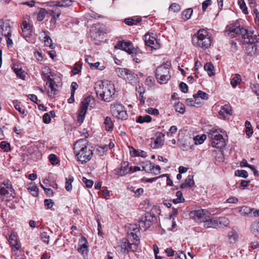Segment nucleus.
Instances as JSON below:
<instances>
[{"label": "nucleus", "mask_w": 259, "mask_h": 259, "mask_svg": "<svg viewBox=\"0 0 259 259\" xmlns=\"http://www.w3.org/2000/svg\"><path fill=\"white\" fill-rule=\"evenodd\" d=\"M138 245L136 243H130L126 238H123L118 242L117 247V250L122 253L128 252L129 251H136Z\"/></svg>", "instance_id": "obj_10"}, {"label": "nucleus", "mask_w": 259, "mask_h": 259, "mask_svg": "<svg viewBox=\"0 0 259 259\" xmlns=\"http://www.w3.org/2000/svg\"><path fill=\"white\" fill-rule=\"evenodd\" d=\"M82 181L84 184H85L86 186L88 188H91L93 185V184H94L93 181H92L91 180L87 179L85 177H83L82 178Z\"/></svg>", "instance_id": "obj_54"}, {"label": "nucleus", "mask_w": 259, "mask_h": 259, "mask_svg": "<svg viewBox=\"0 0 259 259\" xmlns=\"http://www.w3.org/2000/svg\"><path fill=\"white\" fill-rule=\"evenodd\" d=\"M40 238L41 240L47 244L49 243L50 235L47 232H43L40 234Z\"/></svg>", "instance_id": "obj_48"}, {"label": "nucleus", "mask_w": 259, "mask_h": 259, "mask_svg": "<svg viewBox=\"0 0 259 259\" xmlns=\"http://www.w3.org/2000/svg\"><path fill=\"white\" fill-rule=\"evenodd\" d=\"M245 124L246 126V134L248 137H250L253 133L252 129L251 128V125L250 122L248 121H246Z\"/></svg>", "instance_id": "obj_47"}, {"label": "nucleus", "mask_w": 259, "mask_h": 259, "mask_svg": "<svg viewBox=\"0 0 259 259\" xmlns=\"http://www.w3.org/2000/svg\"><path fill=\"white\" fill-rule=\"evenodd\" d=\"M197 95H198L199 98H200L201 99L203 100H207L208 97V95L207 94L200 90L198 91Z\"/></svg>", "instance_id": "obj_57"}, {"label": "nucleus", "mask_w": 259, "mask_h": 259, "mask_svg": "<svg viewBox=\"0 0 259 259\" xmlns=\"http://www.w3.org/2000/svg\"><path fill=\"white\" fill-rule=\"evenodd\" d=\"M235 175L236 176L246 178L248 177V172L245 170H237L235 172Z\"/></svg>", "instance_id": "obj_45"}, {"label": "nucleus", "mask_w": 259, "mask_h": 259, "mask_svg": "<svg viewBox=\"0 0 259 259\" xmlns=\"http://www.w3.org/2000/svg\"><path fill=\"white\" fill-rule=\"evenodd\" d=\"M92 101H93V99H92L90 97H88L84 98L81 101L80 105V109L78 111V114L77 117L78 122L80 123L83 122L85 115L87 113V109Z\"/></svg>", "instance_id": "obj_12"}, {"label": "nucleus", "mask_w": 259, "mask_h": 259, "mask_svg": "<svg viewBox=\"0 0 259 259\" xmlns=\"http://www.w3.org/2000/svg\"><path fill=\"white\" fill-rule=\"evenodd\" d=\"M153 163L149 161H147L146 162L143 163L142 165V170H145L147 172L152 170Z\"/></svg>", "instance_id": "obj_41"}, {"label": "nucleus", "mask_w": 259, "mask_h": 259, "mask_svg": "<svg viewBox=\"0 0 259 259\" xmlns=\"http://www.w3.org/2000/svg\"><path fill=\"white\" fill-rule=\"evenodd\" d=\"M74 152L78 161L82 163L90 160L93 155L92 148L88 147V141L86 139H80L74 146Z\"/></svg>", "instance_id": "obj_2"}, {"label": "nucleus", "mask_w": 259, "mask_h": 259, "mask_svg": "<svg viewBox=\"0 0 259 259\" xmlns=\"http://www.w3.org/2000/svg\"><path fill=\"white\" fill-rule=\"evenodd\" d=\"M241 81V78L239 74H235L234 77L231 80V84L234 88L239 84Z\"/></svg>", "instance_id": "obj_31"}, {"label": "nucleus", "mask_w": 259, "mask_h": 259, "mask_svg": "<svg viewBox=\"0 0 259 259\" xmlns=\"http://www.w3.org/2000/svg\"><path fill=\"white\" fill-rule=\"evenodd\" d=\"M115 48L120 49L126 52L132 56L136 55L139 51V49H134L133 47V44L130 42H119L115 46Z\"/></svg>", "instance_id": "obj_13"}, {"label": "nucleus", "mask_w": 259, "mask_h": 259, "mask_svg": "<svg viewBox=\"0 0 259 259\" xmlns=\"http://www.w3.org/2000/svg\"><path fill=\"white\" fill-rule=\"evenodd\" d=\"M169 66L170 63L167 62L156 69L155 72L156 78L159 83H165L170 79Z\"/></svg>", "instance_id": "obj_7"}, {"label": "nucleus", "mask_w": 259, "mask_h": 259, "mask_svg": "<svg viewBox=\"0 0 259 259\" xmlns=\"http://www.w3.org/2000/svg\"><path fill=\"white\" fill-rule=\"evenodd\" d=\"M11 35V26L9 20L0 19V39L4 36Z\"/></svg>", "instance_id": "obj_14"}, {"label": "nucleus", "mask_w": 259, "mask_h": 259, "mask_svg": "<svg viewBox=\"0 0 259 259\" xmlns=\"http://www.w3.org/2000/svg\"><path fill=\"white\" fill-rule=\"evenodd\" d=\"M17 77H19L23 80H25L28 79V75L27 72L21 68H17Z\"/></svg>", "instance_id": "obj_32"}, {"label": "nucleus", "mask_w": 259, "mask_h": 259, "mask_svg": "<svg viewBox=\"0 0 259 259\" xmlns=\"http://www.w3.org/2000/svg\"><path fill=\"white\" fill-rule=\"evenodd\" d=\"M146 112L152 115H158L159 113L158 110L152 108H149L146 110Z\"/></svg>", "instance_id": "obj_58"}, {"label": "nucleus", "mask_w": 259, "mask_h": 259, "mask_svg": "<svg viewBox=\"0 0 259 259\" xmlns=\"http://www.w3.org/2000/svg\"><path fill=\"white\" fill-rule=\"evenodd\" d=\"M152 120V118L150 115H146V116H140L138 117L136 121L138 123H143L144 122L149 123Z\"/></svg>", "instance_id": "obj_38"}, {"label": "nucleus", "mask_w": 259, "mask_h": 259, "mask_svg": "<svg viewBox=\"0 0 259 259\" xmlns=\"http://www.w3.org/2000/svg\"><path fill=\"white\" fill-rule=\"evenodd\" d=\"M175 109L177 112L184 113L185 111V106L182 103L178 102L175 104Z\"/></svg>", "instance_id": "obj_43"}, {"label": "nucleus", "mask_w": 259, "mask_h": 259, "mask_svg": "<svg viewBox=\"0 0 259 259\" xmlns=\"http://www.w3.org/2000/svg\"><path fill=\"white\" fill-rule=\"evenodd\" d=\"M217 222L218 228H221L228 226L230 223V221L226 217H220L217 219Z\"/></svg>", "instance_id": "obj_26"}, {"label": "nucleus", "mask_w": 259, "mask_h": 259, "mask_svg": "<svg viewBox=\"0 0 259 259\" xmlns=\"http://www.w3.org/2000/svg\"><path fill=\"white\" fill-rule=\"evenodd\" d=\"M156 139L151 143V146L153 149H158L162 147L164 144V135L158 132L155 135Z\"/></svg>", "instance_id": "obj_17"}, {"label": "nucleus", "mask_w": 259, "mask_h": 259, "mask_svg": "<svg viewBox=\"0 0 259 259\" xmlns=\"http://www.w3.org/2000/svg\"><path fill=\"white\" fill-rule=\"evenodd\" d=\"M193 13V10L191 8H189L183 12V16L185 17L186 20L190 19Z\"/></svg>", "instance_id": "obj_49"}, {"label": "nucleus", "mask_w": 259, "mask_h": 259, "mask_svg": "<svg viewBox=\"0 0 259 259\" xmlns=\"http://www.w3.org/2000/svg\"><path fill=\"white\" fill-rule=\"evenodd\" d=\"M96 95L102 100L110 102L113 99L115 88L113 84L108 81H98L95 85Z\"/></svg>", "instance_id": "obj_3"}, {"label": "nucleus", "mask_w": 259, "mask_h": 259, "mask_svg": "<svg viewBox=\"0 0 259 259\" xmlns=\"http://www.w3.org/2000/svg\"><path fill=\"white\" fill-rule=\"evenodd\" d=\"M27 189L33 196L37 197L38 195V188L34 182L29 183Z\"/></svg>", "instance_id": "obj_21"}, {"label": "nucleus", "mask_w": 259, "mask_h": 259, "mask_svg": "<svg viewBox=\"0 0 259 259\" xmlns=\"http://www.w3.org/2000/svg\"><path fill=\"white\" fill-rule=\"evenodd\" d=\"M192 41L194 46L205 49L210 46L211 39L207 31L201 29L193 35Z\"/></svg>", "instance_id": "obj_5"}, {"label": "nucleus", "mask_w": 259, "mask_h": 259, "mask_svg": "<svg viewBox=\"0 0 259 259\" xmlns=\"http://www.w3.org/2000/svg\"><path fill=\"white\" fill-rule=\"evenodd\" d=\"M145 43L146 46H148L151 49H157L160 48V44L155 37L149 33H146L145 36Z\"/></svg>", "instance_id": "obj_15"}, {"label": "nucleus", "mask_w": 259, "mask_h": 259, "mask_svg": "<svg viewBox=\"0 0 259 259\" xmlns=\"http://www.w3.org/2000/svg\"><path fill=\"white\" fill-rule=\"evenodd\" d=\"M169 11H171L174 12H178L181 10V7L178 4L173 3L169 6Z\"/></svg>", "instance_id": "obj_51"}, {"label": "nucleus", "mask_w": 259, "mask_h": 259, "mask_svg": "<svg viewBox=\"0 0 259 259\" xmlns=\"http://www.w3.org/2000/svg\"><path fill=\"white\" fill-rule=\"evenodd\" d=\"M206 139V136L204 134H203L201 136H197L192 139L194 140L193 143H194L195 145L201 144Z\"/></svg>", "instance_id": "obj_33"}, {"label": "nucleus", "mask_w": 259, "mask_h": 259, "mask_svg": "<svg viewBox=\"0 0 259 259\" xmlns=\"http://www.w3.org/2000/svg\"><path fill=\"white\" fill-rule=\"evenodd\" d=\"M155 80L152 76H148L145 80L146 84L150 87L153 86L154 84Z\"/></svg>", "instance_id": "obj_55"}, {"label": "nucleus", "mask_w": 259, "mask_h": 259, "mask_svg": "<svg viewBox=\"0 0 259 259\" xmlns=\"http://www.w3.org/2000/svg\"><path fill=\"white\" fill-rule=\"evenodd\" d=\"M128 236L132 237L134 240L136 241L139 240V238L138 236L139 232H128Z\"/></svg>", "instance_id": "obj_61"}, {"label": "nucleus", "mask_w": 259, "mask_h": 259, "mask_svg": "<svg viewBox=\"0 0 259 259\" xmlns=\"http://www.w3.org/2000/svg\"><path fill=\"white\" fill-rule=\"evenodd\" d=\"M46 14H48V11L44 8H40L37 15V20L38 21H41L45 18Z\"/></svg>", "instance_id": "obj_40"}, {"label": "nucleus", "mask_w": 259, "mask_h": 259, "mask_svg": "<svg viewBox=\"0 0 259 259\" xmlns=\"http://www.w3.org/2000/svg\"><path fill=\"white\" fill-rule=\"evenodd\" d=\"M129 70L126 68H118L116 70V73L118 76L124 79L127 77V74L128 73Z\"/></svg>", "instance_id": "obj_39"}, {"label": "nucleus", "mask_w": 259, "mask_h": 259, "mask_svg": "<svg viewBox=\"0 0 259 259\" xmlns=\"http://www.w3.org/2000/svg\"><path fill=\"white\" fill-rule=\"evenodd\" d=\"M156 220V218L154 214L146 213L139 222V228L141 230L146 231Z\"/></svg>", "instance_id": "obj_11"}, {"label": "nucleus", "mask_w": 259, "mask_h": 259, "mask_svg": "<svg viewBox=\"0 0 259 259\" xmlns=\"http://www.w3.org/2000/svg\"><path fill=\"white\" fill-rule=\"evenodd\" d=\"M253 210V209H252L249 207L243 206L240 208L239 212L242 215L247 216L251 213Z\"/></svg>", "instance_id": "obj_37"}, {"label": "nucleus", "mask_w": 259, "mask_h": 259, "mask_svg": "<svg viewBox=\"0 0 259 259\" xmlns=\"http://www.w3.org/2000/svg\"><path fill=\"white\" fill-rule=\"evenodd\" d=\"M259 229V223L258 222H254L253 223L250 227V229L251 232L256 234L258 231Z\"/></svg>", "instance_id": "obj_52"}, {"label": "nucleus", "mask_w": 259, "mask_h": 259, "mask_svg": "<svg viewBox=\"0 0 259 259\" xmlns=\"http://www.w3.org/2000/svg\"><path fill=\"white\" fill-rule=\"evenodd\" d=\"M205 70L207 72L209 76H213L215 74L214 66L210 62H207L204 66Z\"/></svg>", "instance_id": "obj_27"}, {"label": "nucleus", "mask_w": 259, "mask_h": 259, "mask_svg": "<svg viewBox=\"0 0 259 259\" xmlns=\"http://www.w3.org/2000/svg\"><path fill=\"white\" fill-rule=\"evenodd\" d=\"M228 237L231 243H234L238 238L237 233L234 230H232L228 233Z\"/></svg>", "instance_id": "obj_28"}, {"label": "nucleus", "mask_w": 259, "mask_h": 259, "mask_svg": "<svg viewBox=\"0 0 259 259\" xmlns=\"http://www.w3.org/2000/svg\"><path fill=\"white\" fill-rule=\"evenodd\" d=\"M219 114L222 118L225 119L227 116L231 115V107L229 105H225L224 106H223L219 112Z\"/></svg>", "instance_id": "obj_20"}, {"label": "nucleus", "mask_w": 259, "mask_h": 259, "mask_svg": "<svg viewBox=\"0 0 259 259\" xmlns=\"http://www.w3.org/2000/svg\"><path fill=\"white\" fill-rule=\"evenodd\" d=\"M72 1L71 0H61L57 2L55 4V6L59 7H67L72 5Z\"/></svg>", "instance_id": "obj_30"}, {"label": "nucleus", "mask_w": 259, "mask_h": 259, "mask_svg": "<svg viewBox=\"0 0 259 259\" xmlns=\"http://www.w3.org/2000/svg\"><path fill=\"white\" fill-rule=\"evenodd\" d=\"M44 203L47 209L51 208L54 205V203L51 199H45Z\"/></svg>", "instance_id": "obj_56"}, {"label": "nucleus", "mask_w": 259, "mask_h": 259, "mask_svg": "<svg viewBox=\"0 0 259 259\" xmlns=\"http://www.w3.org/2000/svg\"><path fill=\"white\" fill-rule=\"evenodd\" d=\"M127 75V77H125L124 79L128 81L129 83H133L136 81L137 75L135 73L129 70L128 73Z\"/></svg>", "instance_id": "obj_34"}, {"label": "nucleus", "mask_w": 259, "mask_h": 259, "mask_svg": "<svg viewBox=\"0 0 259 259\" xmlns=\"http://www.w3.org/2000/svg\"><path fill=\"white\" fill-rule=\"evenodd\" d=\"M46 84L48 85L49 87L51 89V92H49V96H52V92H54L53 96H54V95H56L55 92L57 91V87L58 85L53 79H50L49 81H47Z\"/></svg>", "instance_id": "obj_23"}, {"label": "nucleus", "mask_w": 259, "mask_h": 259, "mask_svg": "<svg viewBox=\"0 0 259 259\" xmlns=\"http://www.w3.org/2000/svg\"><path fill=\"white\" fill-rule=\"evenodd\" d=\"M0 198L7 201L9 207L15 208V193L10 182L5 181L0 185Z\"/></svg>", "instance_id": "obj_4"}, {"label": "nucleus", "mask_w": 259, "mask_h": 259, "mask_svg": "<svg viewBox=\"0 0 259 259\" xmlns=\"http://www.w3.org/2000/svg\"><path fill=\"white\" fill-rule=\"evenodd\" d=\"M139 227H138L137 224H130L128 227V232H139Z\"/></svg>", "instance_id": "obj_53"}, {"label": "nucleus", "mask_w": 259, "mask_h": 259, "mask_svg": "<svg viewBox=\"0 0 259 259\" xmlns=\"http://www.w3.org/2000/svg\"><path fill=\"white\" fill-rule=\"evenodd\" d=\"M86 62H88L90 67L92 69H98L100 70H102L104 69V67L103 66H100V63L99 62H96L95 63H89L88 62V59H85Z\"/></svg>", "instance_id": "obj_44"}, {"label": "nucleus", "mask_w": 259, "mask_h": 259, "mask_svg": "<svg viewBox=\"0 0 259 259\" xmlns=\"http://www.w3.org/2000/svg\"><path fill=\"white\" fill-rule=\"evenodd\" d=\"M110 110L112 115L117 119L124 120L127 117V114L124 107L121 104L114 103L111 104Z\"/></svg>", "instance_id": "obj_9"}, {"label": "nucleus", "mask_w": 259, "mask_h": 259, "mask_svg": "<svg viewBox=\"0 0 259 259\" xmlns=\"http://www.w3.org/2000/svg\"><path fill=\"white\" fill-rule=\"evenodd\" d=\"M1 148L5 151L8 152L10 150V145L6 141H2L0 144Z\"/></svg>", "instance_id": "obj_50"}, {"label": "nucleus", "mask_w": 259, "mask_h": 259, "mask_svg": "<svg viewBox=\"0 0 259 259\" xmlns=\"http://www.w3.org/2000/svg\"><path fill=\"white\" fill-rule=\"evenodd\" d=\"M238 3L240 8L242 10L244 14H248L247 8L244 0H238Z\"/></svg>", "instance_id": "obj_46"}, {"label": "nucleus", "mask_w": 259, "mask_h": 259, "mask_svg": "<svg viewBox=\"0 0 259 259\" xmlns=\"http://www.w3.org/2000/svg\"><path fill=\"white\" fill-rule=\"evenodd\" d=\"M22 35L25 39L29 43L34 44L35 40L31 37L32 32V26L29 22L24 19L21 22Z\"/></svg>", "instance_id": "obj_8"}, {"label": "nucleus", "mask_w": 259, "mask_h": 259, "mask_svg": "<svg viewBox=\"0 0 259 259\" xmlns=\"http://www.w3.org/2000/svg\"><path fill=\"white\" fill-rule=\"evenodd\" d=\"M105 129L108 131H112L113 128V123L110 117L107 116L105 118L104 122Z\"/></svg>", "instance_id": "obj_29"}, {"label": "nucleus", "mask_w": 259, "mask_h": 259, "mask_svg": "<svg viewBox=\"0 0 259 259\" xmlns=\"http://www.w3.org/2000/svg\"><path fill=\"white\" fill-rule=\"evenodd\" d=\"M195 216V219L203 222V221L209 217L210 213L206 210L203 209L195 210L191 212Z\"/></svg>", "instance_id": "obj_18"}, {"label": "nucleus", "mask_w": 259, "mask_h": 259, "mask_svg": "<svg viewBox=\"0 0 259 259\" xmlns=\"http://www.w3.org/2000/svg\"><path fill=\"white\" fill-rule=\"evenodd\" d=\"M222 131L217 129H212L208 133V138L213 147L221 149L226 145L225 139L220 134Z\"/></svg>", "instance_id": "obj_6"}, {"label": "nucleus", "mask_w": 259, "mask_h": 259, "mask_svg": "<svg viewBox=\"0 0 259 259\" xmlns=\"http://www.w3.org/2000/svg\"><path fill=\"white\" fill-rule=\"evenodd\" d=\"M49 160L52 164H56L57 162V156L54 154H51L49 156Z\"/></svg>", "instance_id": "obj_63"}, {"label": "nucleus", "mask_w": 259, "mask_h": 259, "mask_svg": "<svg viewBox=\"0 0 259 259\" xmlns=\"http://www.w3.org/2000/svg\"><path fill=\"white\" fill-rule=\"evenodd\" d=\"M175 259H186V256L183 251H179L177 253Z\"/></svg>", "instance_id": "obj_64"}, {"label": "nucleus", "mask_w": 259, "mask_h": 259, "mask_svg": "<svg viewBox=\"0 0 259 259\" xmlns=\"http://www.w3.org/2000/svg\"><path fill=\"white\" fill-rule=\"evenodd\" d=\"M179 87L182 92L187 93L188 91V86L185 83L181 82L179 84Z\"/></svg>", "instance_id": "obj_59"}, {"label": "nucleus", "mask_w": 259, "mask_h": 259, "mask_svg": "<svg viewBox=\"0 0 259 259\" xmlns=\"http://www.w3.org/2000/svg\"><path fill=\"white\" fill-rule=\"evenodd\" d=\"M226 33L232 37H237L240 41L246 44V53L250 56L259 54V41L252 36L251 33L246 29L240 27L238 23L228 25Z\"/></svg>", "instance_id": "obj_1"}, {"label": "nucleus", "mask_w": 259, "mask_h": 259, "mask_svg": "<svg viewBox=\"0 0 259 259\" xmlns=\"http://www.w3.org/2000/svg\"><path fill=\"white\" fill-rule=\"evenodd\" d=\"M51 115L49 113H45L42 117L43 121L45 123H49L51 121Z\"/></svg>", "instance_id": "obj_60"}, {"label": "nucleus", "mask_w": 259, "mask_h": 259, "mask_svg": "<svg viewBox=\"0 0 259 259\" xmlns=\"http://www.w3.org/2000/svg\"><path fill=\"white\" fill-rule=\"evenodd\" d=\"M204 227L205 228H218V225L217 222V219H211L210 214L209 217H207L205 220L203 221Z\"/></svg>", "instance_id": "obj_19"}, {"label": "nucleus", "mask_w": 259, "mask_h": 259, "mask_svg": "<svg viewBox=\"0 0 259 259\" xmlns=\"http://www.w3.org/2000/svg\"><path fill=\"white\" fill-rule=\"evenodd\" d=\"M74 180L72 176L66 178L65 189L67 191H70L72 189V183Z\"/></svg>", "instance_id": "obj_42"}, {"label": "nucleus", "mask_w": 259, "mask_h": 259, "mask_svg": "<svg viewBox=\"0 0 259 259\" xmlns=\"http://www.w3.org/2000/svg\"><path fill=\"white\" fill-rule=\"evenodd\" d=\"M8 241L10 245L13 247L12 251L15 253L16 250V235L15 233H12L9 237Z\"/></svg>", "instance_id": "obj_25"}, {"label": "nucleus", "mask_w": 259, "mask_h": 259, "mask_svg": "<svg viewBox=\"0 0 259 259\" xmlns=\"http://www.w3.org/2000/svg\"><path fill=\"white\" fill-rule=\"evenodd\" d=\"M177 126L175 125L171 126L169 130V131L167 133V136L169 137L171 136L172 134H175L177 132Z\"/></svg>", "instance_id": "obj_62"}, {"label": "nucleus", "mask_w": 259, "mask_h": 259, "mask_svg": "<svg viewBox=\"0 0 259 259\" xmlns=\"http://www.w3.org/2000/svg\"><path fill=\"white\" fill-rule=\"evenodd\" d=\"M61 14V10L58 8H55L54 10H48V14L51 16L52 18H58Z\"/></svg>", "instance_id": "obj_35"}, {"label": "nucleus", "mask_w": 259, "mask_h": 259, "mask_svg": "<svg viewBox=\"0 0 259 259\" xmlns=\"http://www.w3.org/2000/svg\"><path fill=\"white\" fill-rule=\"evenodd\" d=\"M194 181L193 180V176L192 175H189L186 179L185 182L182 184L180 186L181 189H185L190 188L194 185Z\"/></svg>", "instance_id": "obj_22"}, {"label": "nucleus", "mask_w": 259, "mask_h": 259, "mask_svg": "<svg viewBox=\"0 0 259 259\" xmlns=\"http://www.w3.org/2000/svg\"><path fill=\"white\" fill-rule=\"evenodd\" d=\"M108 146L104 145L103 146H98L96 147L95 153L98 155L101 156L104 155L107 150Z\"/></svg>", "instance_id": "obj_36"}, {"label": "nucleus", "mask_w": 259, "mask_h": 259, "mask_svg": "<svg viewBox=\"0 0 259 259\" xmlns=\"http://www.w3.org/2000/svg\"><path fill=\"white\" fill-rule=\"evenodd\" d=\"M194 140H192V138L191 137L188 138L186 139L184 141V143L181 144L180 147L183 150H188L189 149L192 148L193 145H191V143H193Z\"/></svg>", "instance_id": "obj_24"}, {"label": "nucleus", "mask_w": 259, "mask_h": 259, "mask_svg": "<svg viewBox=\"0 0 259 259\" xmlns=\"http://www.w3.org/2000/svg\"><path fill=\"white\" fill-rule=\"evenodd\" d=\"M117 175L122 176L132 171V167L127 161L121 162L119 168L115 170Z\"/></svg>", "instance_id": "obj_16"}]
</instances>
